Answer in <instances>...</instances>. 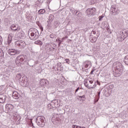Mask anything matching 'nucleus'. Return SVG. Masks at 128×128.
<instances>
[{"label":"nucleus","mask_w":128,"mask_h":128,"mask_svg":"<svg viewBox=\"0 0 128 128\" xmlns=\"http://www.w3.org/2000/svg\"><path fill=\"white\" fill-rule=\"evenodd\" d=\"M8 54L10 56H14L18 54H20V52L16 49H9L8 50Z\"/></svg>","instance_id":"6e6552de"},{"label":"nucleus","mask_w":128,"mask_h":128,"mask_svg":"<svg viewBox=\"0 0 128 128\" xmlns=\"http://www.w3.org/2000/svg\"><path fill=\"white\" fill-rule=\"evenodd\" d=\"M92 34H96V32L94 30H92Z\"/></svg>","instance_id":"bb28decb"},{"label":"nucleus","mask_w":128,"mask_h":128,"mask_svg":"<svg viewBox=\"0 0 128 128\" xmlns=\"http://www.w3.org/2000/svg\"><path fill=\"white\" fill-rule=\"evenodd\" d=\"M24 56L22 55H20L19 56H18L16 58V66H22V64L24 62Z\"/></svg>","instance_id":"20e7f679"},{"label":"nucleus","mask_w":128,"mask_h":128,"mask_svg":"<svg viewBox=\"0 0 128 128\" xmlns=\"http://www.w3.org/2000/svg\"><path fill=\"white\" fill-rule=\"evenodd\" d=\"M97 40H98V38L96 36L91 37L90 38V42H92V44H94L96 42Z\"/></svg>","instance_id":"2eb2a0df"},{"label":"nucleus","mask_w":128,"mask_h":128,"mask_svg":"<svg viewBox=\"0 0 128 128\" xmlns=\"http://www.w3.org/2000/svg\"><path fill=\"white\" fill-rule=\"evenodd\" d=\"M61 42H60L58 44V46H60V44Z\"/></svg>","instance_id":"c9c22d12"},{"label":"nucleus","mask_w":128,"mask_h":128,"mask_svg":"<svg viewBox=\"0 0 128 128\" xmlns=\"http://www.w3.org/2000/svg\"><path fill=\"white\" fill-rule=\"evenodd\" d=\"M16 46H19L20 48H24L26 46V42L23 40H18L16 42Z\"/></svg>","instance_id":"0eeeda50"},{"label":"nucleus","mask_w":128,"mask_h":128,"mask_svg":"<svg viewBox=\"0 0 128 128\" xmlns=\"http://www.w3.org/2000/svg\"><path fill=\"white\" fill-rule=\"evenodd\" d=\"M22 32H22V30H20V32H17V34H19L18 35V36L20 37V38H21L22 37V34H22Z\"/></svg>","instance_id":"aec40b11"},{"label":"nucleus","mask_w":128,"mask_h":128,"mask_svg":"<svg viewBox=\"0 0 128 128\" xmlns=\"http://www.w3.org/2000/svg\"><path fill=\"white\" fill-rule=\"evenodd\" d=\"M50 38H54V35L53 34H50Z\"/></svg>","instance_id":"b1692460"},{"label":"nucleus","mask_w":128,"mask_h":128,"mask_svg":"<svg viewBox=\"0 0 128 128\" xmlns=\"http://www.w3.org/2000/svg\"><path fill=\"white\" fill-rule=\"evenodd\" d=\"M34 44H39V46H42V41H40V40H36L34 42Z\"/></svg>","instance_id":"f3484780"},{"label":"nucleus","mask_w":128,"mask_h":128,"mask_svg":"<svg viewBox=\"0 0 128 128\" xmlns=\"http://www.w3.org/2000/svg\"><path fill=\"white\" fill-rule=\"evenodd\" d=\"M64 38H62V40H64Z\"/></svg>","instance_id":"e433bc0d"},{"label":"nucleus","mask_w":128,"mask_h":128,"mask_svg":"<svg viewBox=\"0 0 128 128\" xmlns=\"http://www.w3.org/2000/svg\"><path fill=\"white\" fill-rule=\"evenodd\" d=\"M72 128H76V125H73V126H72Z\"/></svg>","instance_id":"7c9ffc66"},{"label":"nucleus","mask_w":128,"mask_h":128,"mask_svg":"<svg viewBox=\"0 0 128 128\" xmlns=\"http://www.w3.org/2000/svg\"><path fill=\"white\" fill-rule=\"evenodd\" d=\"M79 90H80V88H78L76 90V92H78Z\"/></svg>","instance_id":"c756f323"},{"label":"nucleus","mask_w":128,"mask_h":128,"mask_svg":"<svg viewBox=\"0 0 128 128\" xmlns=\"http://www.w3.org/2000/svg\"><path fill=\"white\" fill-rule=\"evenodd\" d=\"M17 76H20V74H18Z\"/></svg>","instance_id":"72a5a7b5"},{"label":"nucleus","mask_w":128,"mask_h":128,"mask_svg":"<svg viewBox=\"0 0 128 128\" xmlns=\"http://www.w3.org/2000/svg\"><path fill=\"white\" fill-rule=\"evenodd\" d=\"M96 83L97 84H98V86H100V82H98V80H96Z\"/></svg>","instance_id":"a878e982"},{"label":"nucleus","mask_w":128,"mask_h":128,"mask_svg":"<svg viewBox=\"0 0 128 128\" xmlns=\"http://www.w3.org/2000/svg\"><path fill=\"white\" fill-rule=\"evenodd\" d=\"M36 122L39 126L44 128V116H39L36 119Z\"/></svg>","instance_id":"7ed1b4c3"},{"label":"nucleus","mask_w":128,"mask_h":128,"mask_svg":"<svg viewBox=\"0 0 128 128\" xmlns=\"http://www.w3.org/2000/svg\"><path fill=\"white\" fill-rule=\"evenodd\" d=\"M2 44V38H0V44Z\"/></svg>","instance_id":"cd10ccee"},{"label":"nucleus","mask_w":128,"mask_h":128,"mask_svg":"<svg viewBox=\"0 0 128 128\" xmlns=\"http://www.w3.org/2000/svg\"><path fill=\"white\" fill-rule=\"evenodd\" d=\"M94 70H92L90 72V74H94Z\"/></svg>","instance_id":"c85d7f7f"},{"label":"nucleus","mask_w":128,"mask_h":128,"mask_svg":"<svg viewBox=\"0 0 128 128\" xmlns=\"http://www.w3.org/2000/svg\"><path fill=\"white\" fill-rule=\"evenodd\" d=\"M80 126H76V128H80Z\"/></svg>","instance_id":"2f4dec72"},{"label":"nucleus","mask_w":128,"mask_h":128,"mask_svg":"<svg viewBox=\"0 0 128 128\" xmlns=\"http://www.w3.org/2000/svg\"><path fill=\"white\" fill-rule=\"evenodd\" d=\"M39 14H44L46 12V10L44 9H41L38 12Z\"/></svg>","instance_id":"a211bd4d"},{"label":"nucleus","mask_w":128,"mask_h":128,"mask_svg":"<svg viewBox=\"0 0 128 128\" xmlns=\"http://www.w3.org/2000/svg\"><path fill=\"white\" fill-rule=\"evenodd\" d=\"M116 70H118V72H120V70H122V64H119L118 66L116 67Z\"/></svg>","instance_id":"dca6fc26"},{"label":"nucleus","mask_w":128,"mask_h":128,"mask_svg":"<svg viewBox=\"0 0 128 128\" xmlns=\"http://www.w3.org/2000/svg\"><path fill=\"white\" fill-rule=\"evenodd\" d=\"M11 30H14V32H16V30L18 31L20 30V26H18L16 28V26L15 24H12L11 26Z\"/></svg>","instance_id":"9d476101"},{"label":"nucleus","mask_w":128,"mask_h":128,"mask_svg":"<svg viewBox=\"0 0 128 128\" xmlns=\"http://www.w3.org/2000/svg\"><path fill=\"white\" fill-rule=\"evenodd\" d=\"M104 18V14H102L101 16L98 17L99 20H102V19Z\"/></svg>","instance_id":"4be33fe9"},{"label":"nucleus","mask_w":128,"mask_h":128,"mask_svg":"<svg viewBox=\"0 0 128 128\" xmlns=\"http://www.w3.org/2000/svg\"><path fill=\"white\" fill-rule=\"evenodd\" d=\"M65 60H66V64H70V59L66 58V59Z\"/></svg>","instance_id":"393cba45"},{"label":"nucleus","mask_w":128,"mask_h":128,"mask_svg":"<svg viewBox=\"0 0 128 128\" xmlns=\"http://www.w3.org/2000/svg\"><path fill=\"white\" fill-rule=\"evenodd\" d=\"M124 61L125 62L126 64H128V56H125Z\"/></svg>","instance_id":"412c9836"},{"label":"nucleus","mask_w":128,"mask_h":128,"mask_svg":"<svg viewBox=\"0 0 128 128\" xmlns=\"http://www.w3.org/2000/svg\"><path fill=\"white\" fill-rule=\"evenodd\" d=\"M0 102L1 104H3V102H4V100L2 98H0Z\"/></svg>","instance_id":"5701e85b"},{"label":"nucleus","mask_w":128,"mask_h":128,"mask_svg":"<svg viewBox=\"0 0 128 128\" xmlns=\"http://www.w3.org/2000/svg\"><path fill=\"white\" fill-rule=\"evenodd\" d=\"M48 84V80L46 79H42L40 82V84L42 86H46Z\"/></svg>","instance_id":"f8f14e48"},{"label":"nucleus","mask_w":128,"mask_h":128,"mask_svg":"<svg viewBox=\"0 0 128 128\" xmlns=\"http://www.w3.org/2000/svg\"><path fill=\"white\" fill-rule=\"evenodd\" d=\"M78 100H80V102H84V100H86V96L84 95L78 96Z\"/></svg>","instance_id":"4468645a"},{"label":"nucleus","mask_w":128,"mask_h":128,"mask_svg":"<svg viewBox=\"0 0 128 128\" xmlns=\"http://www.w3.org/2000/svg\"><path fill=\"white\" fill-rule=\"evenodd\" d=\"M80 128H86V127L80 126Z\"/></svg>","instance_id":"f704fd0d"},{"label":"nucleus","mask_w":128,"mask_h":128,"mask_svg":"<svg viewBox=\"0 0 128 128\" xmlns=\"http://www.w3.org/2000/svg\"><path fill=\"white\" fill-rule=\"evenodd\" d=\"M29 32H30V36L29 38L32 40H36L38 38L40 34L38 33V30L34 28H32L30 29Z\"/></svg>","instance_id":"f03ea898"},{"label":"nucleus","mask_w":128,"mask_h":128,"mask_svg":"<svg viewBox=\"0 0 128 128\" xmlns=\"http://www.w3.org/2000/svg\"><path fill=\"white\" fill-rule=\"evenodd\" d=\"M12 96L15 100H18L20 94L17 92H14L12 94Z\"/></svg>","instance_id":"ddd939ff"},{"label":"nucleus","mask_w":128,"mask_h":128,"mask_svg":"<svg viewBox=\"0 0 128 128\" xmlns=\"http://www.w3.org/2000/svg\"><path fill=\"white\" fill-rule=\"evenodd\" d=\"M122 34H123V40H124V38H126L128 36V30L124 29L123 32H122Z\"/></svg>","instance_id":"9b49d317"},{"label":"nucleus","mask_w":128,"mask_h":128,"mask_svg":"<svg viewBox=\"0 0 128 128\" xmlns=\"http://www.w3.org/2000/svg\"><path fill=\"white\" fill-rule=\"evenodd\" d=\"M6 112H7V114L8 112H12V110L14 108V105L11 104H7L6 105Z\"/></svg>","instance_id":"423d86ee"},{"label":"nucleus","mask_w":128,"mask_h":128,"mask_svg":"<svg viewBox=\"0 0 128 128\" xmlns=\"http://www.w3.org/2000/svg\"><path fill=\"white\" fill-rule=\"evenodd\" d=\"M96 12V9L94 8H88L86 10V16H94Z\"/></svg>","instance_id":"39448f33"},{"label":"nucleus","mask_w":128,"mask_h":128,"mask_svg":"<svg viewBox=\"0 0 128 128\" xmlns=\"http://www.w3.org/2000/svg\"><path fill=\"white\" fill-rule=\"evenodd\" d=\"M84 68H88V66H92V62L90 60H86L84 62Z\"/></svg>","instance_id":"1a4fd4ad"},{"label":"nucleus","mask_w":128,"mask_h":128,"mask_svg":"<svg viewBox=\"0 0 128 128\" xmlns=\"http://www.w3.org/2000/svg\"><path fill=\"white\" fill-rule=\"evenodd\" d=\"M100 92H98V96H100Z\"/></svg>","instance_id":"473e14b6"},{"label":"nucleus","mask_w":128,"mask_h":128,"mask_svg":"<svg viewBox=\"0 0 128 128\" xmlns=\"http://www.w3.org/2000/svg\"><path fill=\"white\" fill-rule=\"evenodd\" d=\"M94 78H88V79L84 80V84L86 88H88L89 90L92 88H96V82L94 84Z\"/></svg>","instance_id":"f257e3e1"},{"label":"nucleus","mask_w":128,"mask_h":128,"mask_svg":"<svg viewBox=\"0 0 128 128\" xmlns=\"http://www.w3.org/2000/svg\"><path fill=\"white\" fill-rule=\"evenodd\" d=\"M12 36L9 35L8 37V44H10V42H12Z\"/></svg>","instance_id":"6ab92c4d"},{"label":"nucleus","mask_w":128,"mask_h":128,"mask_svg":"<svg viewBox=\"0 0 128 128\" xmlns=\"http://www.w3.org/2000/svg\"><path fill=\"white\" fill-rule=\"evenodd\" d=\"M58 40L60 41V38L58 39Z\"/></svg>","instance_id":"4c0bfd02"}]
</instances>
